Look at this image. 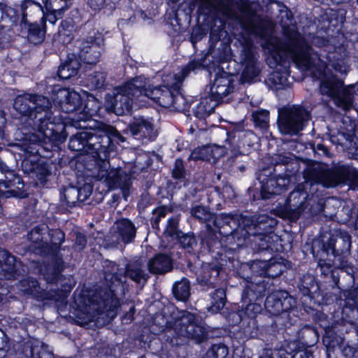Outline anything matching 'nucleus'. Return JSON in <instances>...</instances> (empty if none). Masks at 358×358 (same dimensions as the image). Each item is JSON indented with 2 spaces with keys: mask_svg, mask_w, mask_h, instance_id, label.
<instances>
[{
  "mask_svg": "<svg viewBox=\"0 0 358 358\" xmlns=\"http://www.w3.org/2000/svg\"><path fill=\"white\" fill-rule=\"evenodd\" d=\"M212 305L209 308V310L215 313L221 310L225 304V293L224 289H216L212 296Z\"/></svg>",
  "mask_w": 358,
  "mask_h": 358,
  "instance_id": "20",
  "label": "nucleus"
},
{
  "mask_svg": "<svg viewBox=\"0 0 358 358\" xmlns=\"http://www.w3.org/2000/svg\"><path fill=\"white\" fill-rule=\"evenodd\" d=\"M172 173L176 178H181L184 176V167L181 160L177 159L176 161Z\"/></svg>",
  "mask_w": 358,
  "mask_h": 358,
  "instance_id": "35",
  "label": "nucleus"
},
{
  "mask_svg": "<svg viewBox=\"0 0 358 358\" xmlns=\"http://www.w3.org/2000/svg\"><path fill=\"white\" fill-rule=\"evenodd\" d=\"M80 191L74 187L68 188L65 190L64 196L69 204L74 203L78 199Z\"/></svg>",
  "mask_w": 358,
  "mask_h": 358,
  "instance_id": "31",
  "label": "nucleus"
},
{
  "mask_svg": "<svg viewBox=\"0 0 358 358\" xmlns=\"http://www.w3.org/2000/svg\"><path fill=\"white\" fill-rule=\"evenodd\" d=\"M97 41H86L83 44L80 53V58L87 64H95L100 56Z\"/></svg>",
  "mask_w": 358,
  "mask_h": 358,
  "instance_id": "13",
  "label": "nucleus"
},
{
  "mask_svg": "<svg viewBox=\"0 0 358 358\" xmlns=\"http://www.w3.org/2000/svg\"><path fill=\"white\" fill-rule=\"evenodd\" d=\"M178 220L176 218H171L168 221V224L165 230V233L169 234V236H173L177 234V226H178Z\"/></svg>",
  "mask_w": 358,
  "mask_h": 358,
  "instance_id": "33",
  "label": "nucleus"
},
{
  "mask_svg": "<svg viewBox=\"0 0 358 358\" xmlns=\"http://www.w3.org/2000/svg\"><path fill=\"white\" fill-rule=\"evenodd\" d=\"M130 311H131V312H134V307H131V308H130Z\"/></svg>",
  "mask_w": 358,
  "mask_h": 358,
  "instance_id": "49",
  "label": "nucleus"
},
{
  "mask_svg": "<svg viewBox=\"0 0 358 358\" xmlns=\"http://www.w3.org/2000/svg\"><path fill=\"white\" fill-rule=\"evenodd\" d=\"M262 310L260 305L257 303H249L246 307L239 312V316L241 318L250 317L253 318L256 317L257 314L259 313Z\"/></svg>",
  "mask_w": 358,
  "mask_h": 358,
  "instance_id": "26",
  "label": "nucleus"
},
{
  "mask_svg": "<svg viewBox=\"0 0 358 358\" xmlns=\"http://www.w3.org/2000/svg\"><path fill=\"white\" fill-rule=\"evenodd\" d=\"M293 358H313V354L310 351H300L296 352Z\"/></svg>",
  "mask_w": 358,
  "mask_h": 358,
  "instance_id": "41",
  "label": "nucleus"
},
{
  "mask_svg": "<svg viewBox=\"0 0 358 358\" xmlns=\"http://www.w3.org/2000/svg\"><path fill=\"white\" fill-rule=\"evenodd\" d=\"M129 130L133 136L140 137L152 138L157 135L152 124L142 117L134 119L129 125Z\"/></svg>",
  "mask_w": 358,
  "mask_h": 358,
  "instance_id": "11",
  "label": "nucleus"
},
{
  "mask_svg": "<svg viewBox=\"0 0 358 358\" xmlns=\"http://www.w3.org/2000/svg\"><path fill=\"white\" fill-rule=\"evenodd\" d=\"M44 31L37 24H32L29 30V40L34 43H38L43 41Z\"/></svg>",
  "mask_w": 358,
  "mask_h": 358,
  "instance_id": "27",
  "label": "nucleus"
},
{
  "mask_svg": "<svg viewBox=\"0 0 358 358\" xmlns=\"http://www.w3.org/2000/svg\"><path fill=\"white\" fill-rule=\"evenodd\" d=\"M126 275L137 282H139L141 280H145L146 278L145 273L141 270L138 263L130 264L127 270Z\"/></svg>",
  "mask_w": 358,
  "mask_h": 358,
  "instance_id": "22",
  "label": "nucleus"
},
{
  "mask_svg": "<svg viewBox=\"0 0 358 358\" xmlns=\"http://www.w3.org/2000/svg\"><path fill=\"white\" fill-rule=\"evenodd\" d=\"M124 196H127L126 192H125V191H124Z\"/></svg>",
  "mask_w": 358,
  "mask_h": 358,
  "instance_id": "51",
  "label": "nucleus"
},
{
  "mask_svg": "<svg viewBox=\"0 0 358 358\" xmlns=\"http://www.w3.org/2000/svg\"><path fill=\"white\" fill-rule=\"evenodd\" d=\"M309 119V113L301 106L285 108L279 113V130L285 134H296L303 129Z\"/></svg>",
  "mask_w": 358,
  "mask_h": 358,
  "instance_id": "5",
  "label": "nucleus"
},
{
  "mask_svg": "<svg viewBox=\"0 0 358 358\" xmlns=\"http://www.w3.org/2000/svg\"><path fill=\"white\" fill-rule=\"evenodd\" d=\"M229 147L220 146L217 145H208L194 149L190 155V158L194 160H206L215 162L217 159L223 157L227 150H231V152L236 153V150L231 148V143H227Z\"/></svg>",
  "mask_w": 358,
  "mask_h": 358,
  "instance_id": "8",
  "label": "nucleus"
},
{
  "mask_svg": "<svg viewBox=\"0 0 358 358\" xmlns=\"http://www.w3.org/2000/svg\"><path fill=\"white\" fill-rule=\"evenodd\" d=\"M231 78L227 73L217 76L210 88L211 96L203 99L199 104L201 110L210 113L216 106L215 102L220 101L231 91Z\"/></svg>",
  "mask_w": 358,
  "mask_h": 358,
  "instance_id": "7",
  "label": "nucleus"
},
{
  "mask_svg": "<svg viewBox=\"0 0 358 358\" xmlns=\"http://www.w3.org/2000/svg\"><path fill=\"white\" fill-rule=\"evenodd\" d=\"M0 257L5 262L4 264L1 266L2 271L12 273L15 267V259L14 256L9 255L6 251H3L0 253Z\"/></svg>",
  "mask_w": 358,
  "mask_h": 358,
  "instance_id": "25",
  "label": "nucleus"
},
{
  "mask_svg": "<svg viewBox=\"0 0 358 358\" xmlns=\"http://www.w3.org/2000/svg\"><path fill=\"white\" fill-rule=\"evenodd\" d=\"M269 113L267 110H257L252 112V118L255 124L259 127H266Z\"/></svg>",
  "mask_w": 358,
  "mask_h": 358,
  "instance_id": "28",
  "label": "nucleus"
},
{
  "mask_svg": "<svg viewBox=\"0 0 358 358\" xmlns=\"http://www.w3.org/2000/svg\"><path fill=\"white\" fill-rule=\"evenodd\" d=\"M91 138L92 136L88 132H79L70 138L69 146L73 150L80 151L85 148Z\"/></svg>",
  "mask_w": 358,
  "mask_h": 358,
  "instance_id": "18",
  "label": "nucleus"
},
{
  "mask_svg": "<svg viewBox=\"0 0 358 358\" xmlns=\"http://www.w3.org/2000/svg\"><path fill=\"white\" fill-rule=\"evenodd\" d=\"M90 6L94 9H99L104 3V0H88Z\"/></svg>",
  "mask_w": 358,
  "mask_h": 358,
  "instance_id": "42",
  "label": "nucleus"
},
{
  "mask_svg": "<svg viewBox=\"0 0 358 358\" xmlns=\"http://www.w3.org/2000/svg\"><path fill=\"white\" fill-rule=\"evenodd\" d=\"M176 325L180 327L181 335L194 338H200L203 336L202 328L197 324L195 315L185 313L176 321Z\"/></svg>",
  "mask_w": 358,
  "mask_h": 358,
  "instance_id": "10",
  "label": "nucleus"
},
{
  "mask_svg": "<svg viewBox=\"0 0 358 358\" xmlns=\"http://www.w3.org/2000/svg\"><path fill=\"white\" fill-rule=\"evenodd\" d=\"M227 355V348L222 344H218L214 345L203 358H226Z\"/></svg>",
  "mask_w": 358,
  "mask_h": 358,
  "instance_id": "24",
  "label": "nucleus"
},
{
  "mask_svg": "<svg viewBox=\"0 0 358 358\" xmlns=\"http://www.w3.org/2000/svg\"><path fill=\"white\" fill-rule=\"evenodd\" d=\"M40 129L44 132V134H45V136H48V135L49 134L46 133V132L43 130V126H41V127Z\"/></svg>",
  "mask_w": 358,
  "mask_h": 358,
  "instance_id": "48",
  "label": "nucleus"
},
{
  "mask_svg": "<svg viewBox=\"0 0 358 358\" xmlns=\"http://www.w3.org/2000/svg\"><path fill=\"white\" fill-rule=\"evenodd\" d=\"M286 299L282 301L278 296V294H271L267 296L265 301L266 310L273 315H278L288 308L284 306Z\"/></svg>",
  "mask_w": 358,
  "mask_h": 358,
  "instance_id": "16",
  "label": "nucleus"
},
{
  "mask_svg": "<svg viewBox=\"0 0 358 358\" xmlns=\"http://www.w3.org/2000/svg\"><path fill=\"white\" fill-rule=\"evenodd\" d=\"M288 42L282 44L278 38L271 37L266 48L269 52L267 61L273 71L269 80L277 89L285 87L289 84L287 71L280 72L281 68L287 66L284 57H289L297 68L306 70L310 66V49L303 38L296 31L287 36Z\"/></svg>",
  "mask_w": 358,
  "mask_h": 358,
  "instance_id": "2",
  "label": "nucleus"
},
{
  "mask_svg": "<svg viewBox=\"0 0 358 358\" xmlns=\"http://www.w3.org/2000/svg\"><path fill=\"white\" fill-rule=\"evenodd\" d=\"M106 131L109 136H117L118 134L117 131L113 127L107 126L106 127Z\"/></svg>",
  "mask_w": 358,
  "mask_h": 358,
  "instance_id": "43",
  "label": "nucleus"
},
{
  "mask_svg": "<svg viewBox=\"0 0 358 358\" xmlns=\"http://www.w3.org/2000/svg\"><path fill=\"white\" fill-rule=\"evenodd\" d=\"M148 267L152 273L162 274L171 270V261L169 256L159 254L148 262Z\"/></svg>",
  "mask_w": 358,
  "mask_h": 358,
  "instance_id": "12",
  "label": "nucleus"
},
{
  "mask_svg": "<svg viewBox=\"0 0 358 358\" xmlns=\"http://www.w3.org/2000/svg\"><path fill=\"white\" fill-rule=\"evenodd\" d=\"M77 242L81 245H84L85 243V241L84 239V238L81 236H78L77 237Z\"/></svg>",
  "mask_w": 358,
  "mask_h": 358,
  "instance_id": "44",
  "label": "nucleus"
},
{
  "mask_svg": "<svg viewBox=\"0 0 358 358\" xmlns=\"http://www.w3.org/2000/svg\"><path fill=\"white\" fill-rule=\"evenodd\" d=\"M333 66L337 71L342 73H347L348 70V66L343 60L334 63Z\"/></svg>",
  "mask_w": 358,
  "mask_h": 358,
  "instance_id": "38",
  "label": "nucleus"
},
{
  "mask_svg": "<svg viewBox=\"0 0 358 358\" xmlns=\"http://www.w3.org/2000/svg\"><path fill=\"white\" fill-rule=\"evenodd\" d=\"M159 215H160V217H164L165 215L164 210H161Z\"/></svg>",
  "mask_w": 358,
  "mask_h": 358,
  "instance_id": "47",
  "label": "nucleus"
},
{
  "mask_svg": "<svg viewBox=\"0 0 358 358\" xmlns=\"http://www.w3.org/2000/svg\"><path fill=\"white\" fill-rule=\"evenodd\" d=\"M54 102L60 105L62 110L66 113H76L78 117H73V119L79 121L87 120L96 115L100 110L99 101L92 95L87 97L85 108L83 109L80 94L65 88L57 91Z\"/></svg>",
  "mask_w": 358,
  "mask_h": 358,
  "instance_id": "4",
  "label": "nucleus"
},
{
  "mask_svg": "<svg viewBox=\"0 0 358 358\" xmlns=\"http://www.w3.org/2000/svg\"><path fill=\"white\" fill-rule=\"evenodd\" d=\"M105 82V76L102 73H96L94 76L91 78V83L94 87H101Z\"/></svg>",
  "mask_w": 358,
  "mask_h": 358,
  "instance_id": "34",
  "label": "nucleus"
},
{
  "mask_svg": "<svg viewBox=\"0 0 358 358\" xmlns=\"http://www.w3.org/2000/svg\"><path fill=\"white\" fill-rule=\"evenodd\" d=\"M48 357L49 358H52V356L51 355H49ZM41 358H42V357Z\"/></svg>",
  "mask_w": 358,
  "mask_h": 358,
  "instance_id": "50",
  "label": "nucleus"
},
{
  "mask_svg": "<svg viewBox=\"0 0 358 358\" xmlns=\"http://www.w3.org/2000/svg\"><path fill=\"white\" fill-rule=\"evenodd\" d=\"M80 67L77 59H71L61 65L58 70V76L62 79H69L76 75Z\"/></svg>",
  "mask_w": 358,
  "mask_h": 358,
  "instance_id": "17",
  "label": "nucleus"
},
{
  "mask_svg": "<svg viewBox=\"0 0 358 358\" xmlns=\"http://www.w3.org/2000/svg\"><path fill=\"white\" fill-rule=\"evenodd\" d=\"M115 176H117V171L115 170H111L110 172L107 170H102L99 173L100 179H105V180L113 185H115L116 181L115 179Z\"/></svg>",
  "mask_w": 358,
  "mask_h": 358,
  "instance_id": "32",
  "label": "nucleus"
},
{
  "mask_svg": "<svg viewBox=\"0 0 358 358\" xmlns=\"http://www.w3.org/2000/svg\"><path fill=\"white\" fill-rule=\"evenodd\" d=\"M173 294L178 300L185 301L189 296V282L182 279L176 283L173 287Z\"/></svg>",
  "mask_w": 358,
  "mask_h": 358,
  "instance_id": "19",
  "label": "nucleus"
},
{
  "mask_svg": "<svg viewBox=\"0 0 358 358\" xmlns=\"http://www.w3.org/2000/svg\"><path fill=\"white\" fill-rule=\"evenodd\" d=\"M322 94L331 97L335 103L344 110L350 108L352 99L348 90L343 88V83L334 76L324 79L320 85Z\"/></svg>",
  "mask_w": 358,
  "mask_h": 358,
  "instance_id": "6",
  "label": "nucleus"
},
{
  "mask_svg": "<svg viewBox=\"0 0 358 358\" xmlns=\"http://www.w3.org/2000/svg\"><path fill=\"white\" fill-rule=\"evenodd\" d=\"M117 229L122 241L124 243L131 242L136 236L134 224L128 220L122 219L117 222Z\"/></svg>",
  "mask_w": 358,
  "mask_h": 358,
  "instance_id": "14",
  "label": "nucleus"
},
{
  "mask_svg": "<svg viewBox=\"0 0 358 358\" xmlns=\"http://www.w3.org/2000/svg\"><path fill=\"white\" fill-rule=\"evenodd\" d=\"M3 13L1 8H0V20L3 18Z\"/></svg>",
  "mask_w": 358,
  "mask_h": 358,
  "instance_id": "46",
  "label": "nucleus"
},
{
  "mask_svg": "<svg viewBox=\"0 0 358 358\" xmlns=\"http://www.w3.org/2000/svg\"><path fill=\"white\" fill-rule=\"evenodd\" d=\"M304 184L299 185L293 190L287 203L290 207L296 208L292 219H297L301 213V208L308 197L306 189L308 186L320 183L324 187H334L345 183L353 187H358V171L353 169L341 167L334 171H330L325 164L316 163L309 166L304 171Z\"/></svg>",
  "mask_w": 358,
  "mask_h": 358,
  "instance_id": "3",
  "label": "nucleus"
},
{
  "mask_svg": "<svg viewBox=\"0 0 358 358\" xmlns=\"http://www.w3.org/2000/svg\"><path fill=\"white\" fill-rule=\"evenodd\" d=\"M245 62H246L247 66L243 72L242 77L243 80L244 82H246L255 78L258 75L259 71L255 66V63L253 57L250 56L248 61L246 62V60H245Z\"/></svg>",
  "mask_w": 358,
  "mask_h": 358,
  "instance_id": "23",
  "label": "nucleus"
},
{
  "mask_svg": "<svg viewBox=\"0 0 358 358\" xmlns=\"http://www.w3.org/2000/svg\"><path fill=\"white\" fill-rule=\"evenodd\" d=\"M287 181L283 178H280L278 180H270L268 186L273 187L271 192L274 194H280L282 191L283 187L286 185Z\"/></svg>",
  "mask_w": 358,
  "mask_h": 358,
  "instance_id": "30",
  "label": "nucleus"
},
{
  "mask_svg": "<svg viewBox=\"0 0 358 358\" xmlns=\"http://www.w3.org/2000/svg\"><path fill=\"white\" fill-rule=\"evenodd\" d=\"M32 110H36V113L41 111H45L51 106L49 99L41 95H31ZM34 112V110H32Z\"/></svg>",
  "mask_w": 358,
  "mask_h": 358,
  "instance_id": "21",
  "label": "nucleus"
},
{
  "mask_svg": "<svg viewBox=\"0 0 358 358\" xmlns=\"http://www.w3.org/2000/svg\"><path fill=\"white\" fill-rule=\"evenodd\" d=\"M197 66L195 62H190L184 69L182 75H167L164 79L162 87L141 89V80L136 78L124 85L115 96L110 94L106 96L105 107L108 112L117 115L129 113L133 108L134 98L148 97L163 107L171 106L175 96L178 94L180 84L187 71L194 70Z\"/></svg>",
  "mask_w": 358,
  "mask_h": 358,
  "instance_id": "1",
  "label": "nucleus"
},
{
  "mask_svg": "<svg viewBox=\"0 0 358 358\" xmlns=\"http://www.w3.org/2000/svg\"><path fill=\"white\" fill-rule=\"evenodd\" d=\"M343 241H346L347 243H348V246H347V248L348 249L349 247H350V236H345L343 239Z\"/></svg>",
  "mask_w": 358,
  "mask_h": 358,
  "instance_id": "45",
  "label": "nucleus"
},
{
  "mask_svg": "<svg viewBox=\"0 0 358 358\" xmlns=\"http://www.w3.org/2000/svg\"><path fill=\"white\" fill-rule=\"evenodd\" d=\"M29 238L34 243H39L43 241V238L41 233V230L38 228H34L29 233Z\"/></svg>",
  "mask_w": 358,
  "mask_h": 358,
  "instance_id": "37",
  "label": "nucleus"
},
{
  "mask_svg": "<svg viewBox=\"0 0 358 358\" xmlns=\"http://www.w3.org/2000/svg\"><path fill=\"white\" fill-rule=\"evenodd\" d=\"M45 10L39 3H34L43 13L45 18L52 24H55L57 20L63 16L70 5L71 0H45Z\"/></svg>",
  "mask_w": 358,
  "mask_h": 358,
  "instance_id": "9",
  "label": "nucleus"
},
{
  "mask_svg": "<svg viewBox=\"0 0 358 358\" xmlns=\"http://www.w3.org/2000/svg\"><path fill=\"white\" fill-rule=\"evenodd\" d=\"M288 354L285 350H264L259 358H287Z\"/></svg>",
  "mask_w": 358,
  "mask_h": 358,
  "instance_id": "29",
  "label": "nucleus"
},
{
  "mask_svg": "<svg viewBox=\"0 0 358 358\" xmlns=\"http://www.w3.org/2000/svg\"><path fill=\"white\" fill-rule=\"evenodd\" d=\"M22 283L27 284V287L23 288L22 290L27 293H33L32 288H36L37 282L35 280H24Z\"/></svg>",
  "mask_w": 358,
  "mask_h": 358,
  "instance_id": "39",
  "label": "nucleus"
},
{
  "mask_svg": "<svg viewBox=\"0 0 358 358\" xmlns=\"http://www.w3.org/2000/svg\"><path fill=\"white\" fill-rule=\"evenodd\" d=\"M192 214L199 220H204L207 217V211L202 206H196L192 210Z\"/></svg>",
  "mask_w": 358,
  "mask_h": 358,
  "instance_id": "36",
  "label": "nucleus"
},
{
  "mask_svg": "<svg viewBox=\"0 0 358 358\" xmlns=\"http://www.w3.org/2000/svg\"><path fill=\"white\" fill-rule=\"evenodd\" d=\"M13 107L22 115L31 116V94H24L15 98Z\"/></svg>",
  "mask_w": 358,
  "mask_h": 358,
  "instance_id": "15",
  "label": "nucleus"
},
{
  "mask_svg": "<svg viewBox=\"0 0 358 358\" xmlns=\"http://www.w3.org/2000/svg\"><path fill=\"white\" fill-rule=\"evenodd\" d=\"M53 234L55 235L57 238L55 240H52V242L55 245H60L64 239V234L60 230H55L53 231Z\"/></svg>",
  "mask_w": 358,
  "mask_h": 358,
  "instance_id": "40",
  "label": "nucleus"
}]
</instances>
